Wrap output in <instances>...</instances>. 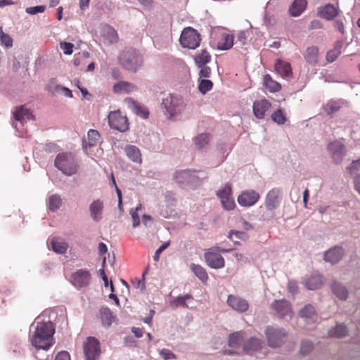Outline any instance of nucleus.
<instances>
[{
	"mask_svg": "<svg viewBox=\"0 0 360 360\" xmlns=\"http://www.w3.org/2000/svg\"><path fill=\"white\" fill-rule=\"evenodd\" d=\"M31 327L34 328L30 334L31 345L37 349L48 350L53 345L54 324L50 321H41L38 317Z\"/></svg>",
	"mask_w": 360,
	"mask_h": 360,
	"instance_id": "1",
	"label": "nucleus"
},
{
	"mask_svg": "<svg viewBox=\"0 0 360 360\" xmlns=\"http://www.w3.org/2000/svg\"><path fill=\"white\" fill-rule=\"evenodd\" d=\"M54 165L67 176H71L75 174L77 170L74 157L67 153L58 154L55 159Z\"/></svg>",
	"mask_w": 360,
	"mask_h": 360,
	"instance_id": "2",
	"label": "nucleus"
},
{
	"mask_svg": "<svg viewBox=\"0 0 360 360\" xmlns=\"http://www.w3.org/2000/svg\"><path fill=\"white\" fill-rule=\"evenodd\" d=\"M119 60L126 70L132 72H136L142 64L141 56L133 49L122 51Z\"/></svg>",
	"mask_w": 360,
	"mask_h": 360,
	"instance_id": "3",
	"label": "nucleus"
},
{
	"mask_svg": "<svg viewBox=\"0 0 360 360\" xmlns=\"http://www.w3.org/2000/svg\"><path fill=\"white\" fill-rule=\"evenodd\" d=\"M162 105L170 118L180 115L185 108L183 99L172 94H169L162 99Z\"/></svg>",
	"mask_w": 360,
	"mask_h": 360,
	"instance_id": "4",
	"label": "nucleus"
},
{
	"mask_svg": "<svg viewBox=\"0 0 360 360\" xmlns=\"http://www.w3.org/2000/svg\"><path fill=\"white\" fill-rule=\"evenodd\" d=\"M231 249H223L214 246L206 250L205 252V260L207 264L212 269H221L225 265L224 257L219 253L230 252Z\"/></svg>",
	"mask_w": 360,
	"mask_h": 360,
	"instance_id": "5",
	"label": "nucleus"
},
{
	"mask_svg": "<svg viewBox=\"0 0 360 360\" xmlns=\"http://www.w3.org/2000/svg\"><path fill=\"white\" fill-rule=\"evenodd\" d=\"M200 41V34L191 27L183 30L179 39L181 45L189 49H195L199 46Z\"/></svg>",
	"mask_w": 360,
	"mask_h": 360,
	"instance_id": "6",
	"label": "nucleus"
},
{
	"mask_svg": "<svg viewBox=\"0 0 360 360\" xmlns=\"http://www.w3.org/2000/svg\"><path fill=\"white\" fill-rule=\"evenodd\" d=\"M83 350L86 360H96L101 355L99 341L94 337H89L84 342Z\"/></svg>",
	"mask_w": 360,
	"mask_h": 360,
	"instance_id": "7",
	"label": "nucleus"
},
{
	"mask_svg": "<svg viewBox=\"0 0 360 360\" xmlns=\"http://www.w3.org/2000/svg\"><path fill=\"white\" fill-rule=\"evenodd\" d=\"M108 118V124L112 129L122 132H124L128 130V119L120 110L111 111L109 113Z\"/></svg>",
	"mask_w": 360,
	"mask_h": 360,
	"instance_id": "8",
	"label": "nucleus"
},
{
	"mask_svg": "<svg viewBox=\"0 0 360 360\" xmlns=\"http://www.w3.org/2000/svg\"><path fill=\"white\" fill-rule=\"evenodd\" d=\"M217 196L220 198L221 205L226 210H232L236 207L230 184H226L221 190H219L217 192Z\"/></svg>",
	"mask_w": 360,
	"mask_h": 360,
	"instance_id": "9",
	"label": "nucleus"
},
{
	"mask_svg": "<svg viewBox=\"0 0 360 360\" xmlns=\"http://www.w3.org/2000/svg\"><path fill=\"white\" fill-rule=\"evenodd\" d=\"M271 307L276 315L281 318H292L293 315L291 304L285 300H276L272 302Z\"/></svg>",
	"mask_w": 360,
	"mask_h": 360,
	"instance_id": "10",
	"label": "nucleus"
},
{
	"mask_svg": "<svg viewBox=\"0 0 360 360\" xmlns=\"http://www.w3.org/2000/svg\"><path fill=\"white\" fill-rule=\"evenodd\" d=\"M266 335L269 345L271 347H279L285 338V333L283 330L269 327L266 330Z\"/></svg>",
	"mask_w": 360,
	"mask_h": 360,
	"instance_id": "11",
	"label": "nucleus"
},
{
	"mask_svg": "<svg viewBox=\"0 0 360 360\" xmlns=\"http://www.w3.org/2000/svg\"><path fill=\"white\" fill-rule=\"evenodd\" d=\"M91 274L89 271L84 269H79L73 273L70 277V281L77 288L86 287L89 283Z\"/></svg>",
	"mask_w": 360,
	"mask_h": 360,
	"instance_id": "12",
	"label": "nucleus"
},
{
	"mask_svg": "<svg viewBox=\"0 0 360 360\" xmlns=\"http://www.w3.org/2000/svg\"><path fill=\"white\" fill-rule=\"evenodd\" d=\"M259 194L254 190H247L238 197V202L243 207H250L255 205L259 199Z\"/></svg>",
	"mask_w": 360,
	"mask_h": 360,
	"instance_id": "13",
	"label": "nucleus"
},
{
	"mask_svg": "<svg viewBox=\"0 0 360 360\" xmlns=\"http://www.w3.org/2000/svg\"><path fill=\"white\" fill-rule=\"evenodd\" d=\"M328 150L336 164L341 162L345 153V146L340 141L330 142L328 145Z\"/></svg>",
	"mask_w": 360,
	"mask_h": 360,
	"instance_id": "14",
	"label": "nucleus"
},
{
	"mask_svg": "<svg viewBox=\"0 0 360 360\" xmlns=\"http://www.w3.org/2000/svg\"><path fill=\"white\" fill-rule=\"evenodd\" d=\"M281 194V190L277 188H272L268 192L265 198V206L267 210L274 211L278 207Z\"/></svg>",
	"mask_w": 360,
	"mask_h": 360,
	"instance_id": "15",
	"label": "nucleus"
},
{
	"mask_svg": "<svg viewBox=\"0 0 360 360\" xmlns=\"http://www.w3.org/2000/svg\"><path fill=\"white\" fill-rule=\"evenodd\" d=\"M228 305L238 312H245L248 309L249 304L247 300L238 296L230 295L227 299Z\"/></svg>",
	"mask_w": 360,
	"mask_h": 360,
	"instance_id": "16",
	"label": "nucleus"
},
{
	"mask_svg": "<svg viewBox=\"0 0 360 360\" xmlns=\"http://www.w3.org/2000/svg\"><path fill=\"white\" fill-rule=\"evenodd\" d=\"M124 103L137 115H139L145 119L148 117L149 115L148 109L139 105V103L132 98H126L124 100Z\"/></svg>",
	"mask_w": 360,
	"mask_h": 360,
	"instance_id": "17",
	"label": "nucleus"
},
{
	"mask_svg": "<svg viewBox=\"0 0 360 360\" xmlns=\"http://www.w3.org/2000/svg\"><path fill=\"white\" fill-rule=\"evenodd\" d=\"M271 103L266 99L256 101L253 103V112L256 117L262 119L265 116L266 112L271 107Z\"/></svg>",
	"mask_w": 360,
	"mask_h": 360,
	"instance_id": "18",
	"label": "nucleus"
},
{
	"mask_svg": "<svg viewBox=\"0 0 360 360\" xmlns=\"http://www.w3.org/2000/svg\"><path fill=\"white\" fill-rule=\"evenodd\" d=\"M319 13L323 19L332 20L339 14V11L338 7L328 4L320 8Z\"/></svg>",
	"mask_w": 360,
	"mask_h": 360,
	"instance_id": "19",
	"label": "nucleus"
},
{
	"mask_svg": "<svg viewBox=\"0 0 360 360\" xmlns=\"http://www.w3.org/2000/svg\"><path fill=\"white\" fill-rule=\"evenodd\" d=\"M344 252L342 248L335 247L325 252L324 260L333 264L340 260Z\"/></svg>",
	"mask_w": 360,
	"mask_h": 360,
	"instance_id": "20",
	"label": "nucleus"
},
{
	"mask_svg": "<svg viewBox=\"0 0 360 360\" xmlns=\"http://www.w3.org/2000/svg\"><path fill=\"white\" fill-rule=\"evenodd\" d=\"M103 207V202L101 200H94L89 205L90 214L94 221L101 220Z\"/></svg>",
	"mask_w": 360,
	"mask_h": 360,
	"instance_id": "21",
	"label": "nucleus"
},
{
	"mask_svg": "<svg viewBox=\"0 0 360 360\" xmlns=\"http://www.w3.org/2000/svg\"><path fill=\"white\" fill-rule=\"evenodd\" d=\"M113 92L115 94H129L137 90L136 85L125 81H120L113 85Z\"/></svg>",
	"mask_w": 360,
	"mask_h": 360,
	"instance_id": "22",
	"label": "nucleus"
},
{
	"mask_svg": "<svg viewBox=\"0 0 360 360\" xmlns=\"http://www.w3.org/2000/svg\"><path fill=\"white\" fill-rule=\"evenodd\" d=\"M275 70L283 77H292V68L289 63L278 59L275 63Z\"/></svg>",
	"mask_w": 360,
	"mask_h": 360,
	"instance_id": "23",
	"label": "nucleus"
},
{
	"mask_svg": "<svg viewBox=\"0 0 360 360\" xmlns=\"http://www.w3.org/2000/svg\"><path fill=\"white\" fill-rule=\"evenodd\" d=\"M101 36L110 44L116 43L118 40V34L116 30L108 24L103 27Z\"/></svg>",
	"mask_w": 360,
	"mask_h": 360,
	"instance_id": "24",
	"label": "nucleus"
},
{
	"mask_svg": "<svg viewBox=\"0 0 360 360\" xmlns=\"http://www.w3.org/2000/svg\"><path fill=\"white\" fill-rule=\"evenodd\" d=\"M233 35L228 33H223L218 42L217 49L220 50H229L233 45Z\"/></svg>",
	"mask_w": 360,
	"mask_h": 360,
	"instance_id": "25",
	"label": "nucleus"
},
{
	"mask_svg": "<svg viewBox=\"0 0 360 360\" xmlns=\"http://www.w3.org/2000/svg\"><path fill=\"white\" fill-rule=\"evenodd\" d=\"M100 319L104 326L109 327L115 320V316L108 307H102L99 311Z\"/></svg>",
	"mask_w": 360,
	"mask_h": 360,
	"instance_id": "26",
	"label": "nucleus"
},
{
	"mask_svg": "<svg viewBox=\"0 0 360 360\" xmlns=\"http://www.w3.org/2000/svg\"><path fill=\"white\" fill-rule=\"evenodd\" d=\"M195 177L194 172L191 170L179 171L175 174V179L179 184L193 182Z\"/></svg>",
	"mask_w": 360,
	"mask_h": 360,
	"instance_id": "27",
	"label": "nucleus"
},
{
	"mask_svg": "<svg viewBox=\"0 0 360 360\" xmlns=\"http://www.w3.org/2000/svg\"><path fill=\"white\" fill-rule=\"evenodd\" d=\"M14 118L20 122H25L33 118V115L30 110L22 105L16 108L13 113Z\"/></svg>",
	"mask_w": 360,
	"mask_h": 360,
	"instance_id": "28",
	"label": "nucleus"
},
{
	"mask_svg": "<svg viewBox=\"0 0 360 360\" xmlns=\"http://www.w3.org/2000/svg\"><path fill=\"white\" fill-rule=\"evenodd\" d=\"M307 4V0H294L289 8V12L292 16H299L305 9Z\"/></svg>",
	"mask_w": 360,
	"mask_h": 360,
	"instance_id": "29",
	"label": "nucleus"
},
{
	"mask_svg": "<svg viewBox=\"0 0 360 360\" xmlns=\"http://www.w3.org/2000/svg\"><path fill=\"white\" fill-rule=\"evenodd\" d=\"M263 84L264 87L271 93L278 92L281 89V85L274 80L268 74L265 75L263 77Z\"/></svg>",
	"mask_w": 360,
	"mask_h": 360,
	"instance_id": "30",
	"label": "nucleus"
},
{
	"mask_svg": "<svg viewBox=\"0 0 360 360\" xmlns=\"http://www.w3.org/2000/svg\"><path fill=\"white\" fill-rule=\"evenodd\" d=\"M304 58L309 64L315 65L317 63L319 58L318 48L314 46L307 48L304 53Z\"/></svg>",
	"mask_w": 360,
	"mask_h": 360,
	"instance_id": "31",
	"label": "nucleus"
},
{
	"mask_svg": "<svg viewBox=\"0 0 360 360\" xmlns=\"http://www.w3.org/2000/svg\"><path fill=\"white\" fill-rule=\"evenodd\" d=\"M342 47V42L338 41L335 43L333 49L329 50L326 54V60L329 63L335 61L340 54L341 53V49Z\"/></svg>",
	"mask_w": 360,
	"mask_h": 360,
	"instance_id": "32",
	"label": "nucleus"
},
{
	"mask_svg": "<svg viewBox=\"0 0 360 360\" xmlns=\"http://www.w3.org/2000/svg\"><path fill=\"white\" fill-rule=\"evenodd\" d=\"M51 249L60 254H63L68 249V244L64 240H60L58 238H53L51 240Z\"/></svg>",
	"mask_w": 360,
	"mask_h": 360,
	"instance_id": "33",
	"label": "nucleus"
},
{
	"mask_svg": "<svg viewBox=\"0 0 360 360\" xmlns=\"http://www.w3.org/2000/svg\"><path fill=\"white\" fill-rule=\"evenodd\" d=\"M125 153L127 157L135 162H141V155L139 149L135 146H127L125 148Z\"/></svg>",
	"mask_w": 360,
	"mask_h": 360,
	"instance_id": "34",
	"label": "nucleus"
},
{
	"mask_svg": "<svg viewBox=\"0 0 360 360\" xmlns=\"http://www.w3.org/2000/svg\"><path fill=\"white\" fill-rule=\"evenodd\" d=\"M100 138V134L97 130L90 129L87 133V140H83V146L86 147H92L96 146Z\"/></svg>",
	"mask_w": 360,
	"mask_h": 360,
	"instance_id": "35",
	"label": "nucleus"
},
{
	"mask_svg": "<svg viewBox=\"0 0 360 360\" xmlns=\"http://www.w3.org/2000/svg\"><path fill=\"white\" fill-rule=\"evenodd\" d=\"M195 65L200 68L206 65L211 60V56L207 50H202L200 53L196 55L194 58Z\"/></svg>",
	"mask_w": 360,
	"mask_h": 360,
	"instance_id": "36",
	"label": "nucleus"
},
{
	"mask_svg": "<svg viewBox=\"0 0 360 360\" xmlns=\"http://www.w3.org/2000/svg\"><path fill=\"white\" fill-rule=\"evenodd\" d=\"M300 316L305 318L307 320H311L313 322L316 318V314L314 307L311 304L305 305L300 311Z\"/></svg>",
	"mask_w": 360,
	"mask_h": 360,
	"instance_id": "37",
	"label": "nucleus"
},
{
	"mask_svg": "<svg viewBox=\"0 0 360 360\" xmlns=\"http://www.w3.org/2000/svg\"><path fill=\"white\" fill-rule=\"evenodd\" d=\"M191 269L194 274L202 282L206 283L208 280V275L205 269L198 264H192Z\"/></svg>",
	"mask_w": 360,
	"mask_h": 360,
	"instance_id": "38",
	"label": "nucleus"
},
{
	"mask_svg": "<svg viewBox=\"0 0 360 360\" xmlns=\"http://www.w3.org/2000/svg\"><path fill=\"white\" fill-rule=\"evenodd\" d=\"M262 342L259 339L250 338L243 345V351L246 353L256 351L261 347Z\"/></svg>",
	"mask_w": 360,
	"mask_h": 360,
	"instance_id": "39",
	"label": "nucleus"
},
{
	"mask_svg": "<svg viewBox=\"0 0 360 360\" xmlns=\"http://www.w3.org/2000/svg\"><path fill=\"white\" fill-rule=\"evenodd\" d=\"M332 290L333 293L340 300H345L347 297V290L339 283H334L332 285Z\"/></svg>",
	"mask_w": 360,
	"mask_h": 360,
	"instance_id": "40",
	"label": "nucleus"
},
{
	"mask_svg": "<svg viewBox=\"0 0 360 360\" xmlns=\"http://www.w3.org/2000/svg\"><path fill=\"white\" fill-rule=\"evenodd\" d=\"M243 340L242 332H236L230 335L229 346L231 347H239Z\"/></svg>",
	"mask_w": 360,
	"mask_h": 360,
	"instance_id": "41",
	"label": "nucleus"
},
{
	"mask_svg": "<svg viewBox=\"0 0 360 360\" xmlns=\"http://www.w3.org/2000/svg\"><path fill=\"white\" fill-rule=\"evenodd\" d=\"M347 334V328L344 325H337L334 328L328 331V335L335 338H342Z\"/></svg>",
	"mask_w": 360,
	"mask_h": 360,
	"instance_id": "42",
	"label": "nucleus"
},
{
	"mask_svg": "<svg viewBox=\"0 0 360 360\" xmlns=\"http://www.w3.org/2000/svg\"><path fill=\"white\" fill-rule=\"evenodd\" d=\"M209 141L210 135L208 134H200L194 139L195 144L199 149L206 146L209 143Z\"/></svg>",
	"mask_w": 360,
	"mask_h": 360,
	"instance_id": "43",
	"label": "nucleus"
},
{
	"mask_svg": "<svg viewBox=\"0 0 360 360\" xmlns=\"http://www.w3.org/2000/svg\"><path fill=\"white\" fill-rule=\"evenodd\" d=\"M193 300V297L191 295H185L184 296H178L176 299H174L172 304L175 307H182L187 308L188 305L186 304V301Z\"/></svg>",
	"mask_w": 360,
	"mask_h": 360,
	"instance_id": "44",
	"label": "nucleus"
},
{
	"mask_svg": "<svg viewBox=\"0 0 360 360\" xmlns=\"http://www.w3.org/2000/svg\"><path fill=\"white\" fill-rule=\"evenodd\" d=\"M322 285L321 278L319 276H313L309 278L306 283L305 286L309 290H316L321 287Z\"/></svg>",
	"mask_w": 360,
	"mask_h": 360,
	"instance_id": "45",
	"label": "nucleus"
},
{
	"mask_svg": "<svg viewBox=\"0 0 360 360\" xmlns=\"http://www.w3.org/2000/svg\"><path fill=\"white\" fill-rule=\"evenodd\" d=\"M272 120L278 124H283L286 122V115L283 110L278 109L271 115Z\"/></svg>",
	"mask_w": 360,
	"mask_h": 360,
	"instance_id": "46",
	"label": "nucleus"
},
{
	"mask_svg": "<svg viewBox=\"0 0 360 360\" xmlns=\"http://www.w3.org/2000/svg\"><path fill=\"white\" fill-rule=\"evenodd\" d=\"M61 205V198L58 195H52L49 198V208L50 210L56 211Z\"/></svg>",
	"mask_w": 360,
	"mask_h": 360,
	"instance_id": "47",
	"label": "nucleus"
},
{
	"mask_svg": "<svg viewBox=\"0 0 360 360\" xmlns=\"http://www.w3.org/2000/svg\"><path fill=\"white\" fill-rule=\"evenodd\" d=\"M340 109V105L338 102L330 101L324 106V110L328 115H332Z\"/></svg>",
	"mask_w": 360,
	"mask_h": 360,
	"instance_id": "48",
	"label": "nucleus"
},
{
	"mask_svg": "<svg viewBox=\"0 0 360 360\" xmlns=\"http://www.w3.org/2000/svg\"><path fill=\"white\" fill-rule=\"evenodd\" d=\"M213 86V83L209 79H202L199 84V91L202 94H205L207 91H210Z\"/></svg>",
	"mask_w": 360,
	"mask_h": 360,
	"instance_id": "49",
	"label": "nucleus"
},
{
	"mask_svg": "<svg viewBox=\"0 0 360 360\" xmlns=\"http://www.w3.org/2000/svg\"><path fill=\"white\" fill-rule=\"evenodd\" d=\"M60 47L65 55H70L73 52L74 45L72 43L60 42Z\"/></svg>",
	"mask_w": 360,
	"mask_h": 360,
	"instance_id": "50",
	"label": "nucleus"
},
{
	"mask_svg": "<svg viewBox=\"0 0 360 360\" xmlns=\"http://www.w3.org/2000/svg\"><path fill=\"white\" fill-rule=\"evenodd\" d=\"M44 11V6H36L32 7H28L25 10L26 13L30 15H35L38 13H43Z\"/></svg>",
	"mask_w": 360,
	"mask_h": 360,
	"instance_id": "51",
	"label": "nucleus"
},
{
	"mask_svg": "<svg viewBox=\"0 0 360 360\" xmlns=\"http://www.w3.org/2000/svg\"><path fill=\"white\" fill-rule=\"evenodd\" d=\"M169 241L165 242L155 251V255L153 257V259L155 262L159 261L160 254L169 247Z\"/></svg>",
	"mask_w": 360,
	"mask_h": 360,
	"instance_id": "52",
	"label": "nucleus"
},
{
	"mask_svg": "<svg viewBox=\"0 0 360 360\" xmlns=\"http://www.w3.org/2000/svg\"><path fill=\"white\" fill-rule=\"evenodd\" d=\"M0 34V39L1 42L6 46V47H11L13 44L11 38L8 35L4 34L3 32H1Z\"/></svg>",
	"mask_w": 360,
	"mask_h": 360,
	"instance_id": "53",
	"label": "nucleus"
},
{
	"mask_svg": "<svg viewBox=\"0 0 360 360\" xmlns=\"http://www.w3.org/2000/svg\"><path fill=\"white\" fill-rule=\"evenodd\" d=\"M313 347V345L309 341H303L300 347V352L303 354H307Z\"/></svg>",
	"mask_w": 360,
	"mask_h": 360,
	"instance_id": "54",
	"label": "nucleus"
},
{
	"mask_svg": "<svg viewBox=\"0 0 360 360\" xmlns=\"http://www.w3.org/2000/svg\"><path fill=\"white\" fill-rule=\"evenodd\" d=\"M160 354L165 360H169L176 358L175 354L167 349H162L160 352Z\"/></svg>",
	"mask_w": 360,
	"mask_h": 360,
	"instance_id": "55",
	"label": "nucleus"
},
{
	"mask_svg": "<svg viewBox=\"0 0 360 360\" xmlns=\"http://www.w3.org/2000/svg\"><path fill=\"white\" fill-rule=\"evenodd\" d=\"M200 68V77H205V78L210 77L211 69L210 67L204 65V66H201Z\"/></svg>",
	"mask_w": 360,
	"mask_h": 360,
	"instance_id": "56",
	"label": "nucleus"
},
{
	"mask_svg": "<svg viewBox=\"0 0 360 360\" xmlns=\"http://www.w3.org/2000/svg\"><path fill=\"white\" fill-rule=\"evenodd\" d=\"M130 214L131 216L132 220H133V226L136 227L140 224V220L138 213L136 212V210H130Z\"/></svg>",
	"mask_w": 360,
	"mask_h": 360,
	"instance_id": "57",
	"label": "nucleus"
},
{
	"mask_svg": "<svg viewBox=\"0 0 360 360\" xmlns=\"http://www.w3.org/2000/svg\"><path fill=\"white\" fill-rule=\"evenodd\" d=\"M233 235H235L236 238H240V239H243L246 237V233L243 231H231L229 232V238L231 239H232V236Z\"/></svg>",
	"mask_w": 360,
	"mask_h": 360,
	"instance_id": "58",
	"label": "nucleus"
},
{
	"mask_svg": "<svg viewBox=\"0 0 360 360\" xmlns=\"http://www.w3.org/2000/svg\"><path fill=\"white\" fill-rule=\"evenodd\" d=\"M55 360H70V356L68 352L63 351L57 354Z\"/></svg>",
	"mask_w": 360,
	"mask_h": 360,
	"instance_id": "59",
	"label": "nucleus"
},
{
	"mask_svg": "<svg viewBox=\"0 0 360 360\" xmlns=\"http://www.w3.org/2000/svg\"><path fill=\"white\" fill-rule=\"evenodd\" d=\"M288 289L291 293L295 294L297 292L298 287L295 282L289 281L288 283Z\"/></svg>",
	"mask_w": 360,
	"mask_h": 360,
	"instance_id": "60",
	"label": "nucleus"
},
{
	"mask_svg": "<svg viewBox=\"0 0 360 360\" xmlns=\"http://www.w3.org/2000/svg\"><path fill=\"white\" fill-rule=\"evenodd\" d=\"M359 167H360V159L359 160L353 161L351 166L347 167V169L349 171V172L351 174H352L354 170L359 169Z\"/></svg>",
	"mask_w": 360,
	"mask_h": 360,
	"instance_id": "61",
	"label": "nucleus"
},
{
	"mask_svg": "<svg viewBox=\"0 0 360 360\" xmlns=\"http://www.w3.org/2000/svg\"><path fill=\"white\" fill-rule=\"evenodd\" d=\"M247 32L245 31H240L238 33V40L241 42V44L244 45L247 39Z\"/></svg>",
	"mask_w": 360,
	"mask_h": 360,
	"instance_id": "62",
	"label": "nucleus"
},
{
	"mask_svg": "<svg viewBox=\"0 0 360 360\" xmlns=\"http://www.w3.org/2000/svg\"><path fill=\"white\" fill-rule=\"evenodd\" d=\"M143 7L150 9L153 7V0H137Z\"/></svg>",
	"mask_w": 360,
	"mask_h": 360,
	"instance_id": "63",
	"label": "nucleus"
},
{
	"mask_svg": "<svg viewBox=\"0 0 360 360\" xmlns=\"http://www.w3.org/2000/svg\"><path fill=\"white\" fill-rule=\"evenodd\" d=\"M178 21H191V17L185 11H181L179 15Z\"/></svg>",
	"mask_w": 360,
	"mask_h": 360,
	"instance_id": "64",
	"label": "nucleus"
}]
</instances>
